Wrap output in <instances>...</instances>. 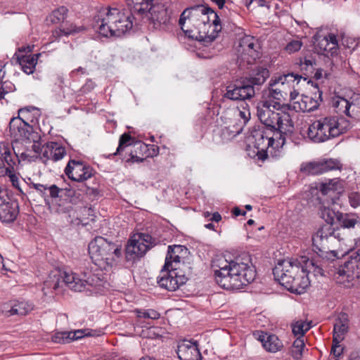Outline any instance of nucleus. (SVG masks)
<instances>
[{
  "label": "nucleus",
  "mask_w": 360,
  "mask_h": 360,
  "mask_svg": "<svg viewBox=\"0 0 360 360\" xmlns=\"http://www.w3.org/2000/svg\"><path fill=\"white\" fill-rule=\"evenodd\" d=\"M14 89V85L9 82H2L0 84V100L4 98V95L8 93L9 91H12Z\"/></svg>",
  "instance_id": "3c124183"
},
{
  "label": "nucleus",
  "mask_w": 360,
  "mask_h": 360,
  "mask_svg": "<svg viewBox=\"0 0 360 360\" xmlns=\"http://www.w3.org/2000/svg\"><path fill=\"white\" fill-rule=\"evenodd\" d=\"M94 87H95L94 82L92 80L89 79L86 81L85 84L82 87L81 90L83 93H87V92L91 91L92 89H94Z\"/></svg>",
  "instance_id": "13d9d810"
},
{
  "label": "nucleus",
  "mask_w": 360,
  "mask_h": 360,
  "mask_svg": "<svg viewBox=\"0 0 360 360\" xmlns=\"http://www.w3.org/2000/svg\"><path fill=\"white\" fill-rule=\"evenodd\" d=\"M302 79L306 81L307 78L292 72L272 78L269 84V95L278 101L288 96L290 90L294 89Z\"/></svg>",
  "instance_id": "1a4fd4ad"
},
{
  "label": "nucleus",
  "mask_w": 360,
  "mask_h": 360,
  "mask_svg": "<svg viewBox=\"0 0 360 360\" xmlns=\"http://www.w3.org/2000/svg\"><path fill=\"white\" fill-rule=\"evenodd\" d=\"M350 205L356 208L360 205V193L358 192H352L348 195Z\"/></svg>",
  "instance_id": "8fccbe9b"
},
{
  "label": "nucleus",
  "mask_w": 360,
  "mask_h": 360,
  "mask_svg": "<svg viewBox=\"0 0 360 360\" xmlns=\"http://www.w3.org/2000/svg\"><path fill=\"white\" fill-rule=\"evenodd\" d=\"M276 130L274 133L279 132L281 141L285 143V136L291 135L294 131V122L290 114H280L277 118Z\"/></svg>",
  "instance_id": "b1692460"
},
{
  "label": "nucleus",
  "mask_w": 360,
  "mask_h": 360,
  "mask_svg": "<svg viewBox=\"0 0 360 360\" xmlns=\"http://www.w3.org/2000/svg\"><path fill=\"white\" fill-rule=\"evenodd\" d=\"M180 360H201L202 356L195 342L185 341L178 345L176 351Z\"/></svg>",
  "instance_id": "5701e85b"
},
{
  "label": "nucleus",
  "mask_w": 360,
  "mask_h": 360,
  "mask_svg": "<svg viewBox=\"0 0 360 360\" xmlns=\"http://www.w3.org/2000/svg\"><path fill=\"white\" fill-rule=\"evenodd\" d=\"M89 252L95 264H112L122 256L121 245L108 241L101 236L96 237L89 244Z\"/></svg>",
  "instance_id": "6e6552de"
},
{
  "label": "nucleus",
  "mask_w": 360,
  "mask_h": 360,
  "mask_svg": "<svg viewBox=\"0 0 360 360\" xmlns=\"http://www.w3.org/2000/svg\"><path fill=\"white\" fill-rule=\"evenodd\" d=\"M68 9L65 6H61L58 9L54 10L49 15L50 21L53 24L64 22L67 17Z\"/></svg>",
  "instance_id": "4c0bfd02"
},
{
  "label": "nucleus",
  "mask_w": 360,
  "mask_h": 360,
  "mask_svg": "<svg viewBox=\"0 0 360 360\" xmlns=\"http://www.w3.org/2000/svg\"><path fill=\"white\" fill-rule=\"evenodd\" d=\"M247 100L248 99L236 101L238 102V104H239L236 107L238 108L239 112H244V110L250 111V105L248 103Z\"/></svg>",
  "instance_id": "5fc2aeb1"
},
{
  "label": "nucleus",
  "mask_w": 360,
  "mask_h": 360,
  "mask_svg": "<svg viewBox=\"0 0 360 360\" xmlns=\"http://www.w3.org/2000/svg\"><path fill=\"white\" fill-rule=\"evenodd\" d=\"M212 221L219 222L221 219V217L219 212H214L212 214V217L210 219Z\"/></svg>",
  "instance_id": "774afa93"
},
{
  "label": "nucleus",
  "mask_w": 360,
  "mask_h": 360,
  "mask_svg": "<svg viewBox=\"0 0 360 360\" xmlns=\"http://www.w3.org/2000/svg\"><path fill=\"white\" fill-rule=\"evenodd\" d=\"M84 278H80L77 274L73 272L64 271L61 275L63 279L62 282L64 283L69 288L72 290L81 292L86 289L87 286H93L94 281H98V278L95 276L87 277L84 274Z\"/></svg>",
  "instance_id": "a211bd4d"
},
{
  "label": "nucleus",
  "mask_w": 360,
  "mask_h": 360,
  "mask_svg": "<svg viewBox=\"0 0 360 360\" xmlns=\"http://www.w3.org/2000/svg\"><path fill=\"white\" fill-rule=\"evenodd\" d=\"M269 77V72L267 68L258 67L252 71L248 79H246L254 87V86L262 85Z\"/></svg>",
  "instance_id": "cd10ccee"
},
{
  "label": "nucleus",
  "mask_w": 360,
  "mask_h": 360,
  "mask_svg": "<svg viewBox=\"0 0 360 360\" xmlns=\"http://www.w3.org/2000/svg\"><path fill=\"white\" fill-rule=\"evenodd\" d=\"M351 114L336 115L325 117L326 127L330 138L346 133L352 127Z\"/></svg>",
  "instance_id": "2eb2a0df"
},
{
  "label": "nucleus",
  "mask_w": 360,
  "mask_h": 360,
  "mask_svg": "<svg viewBox=\"0 0 360 360\" xmlns=\"http://www.w3.org/2000/svg\"><path fill=\"white\" fill-rule=\"evenodd\" d=\"M352 103L346 98L335 96L332 98L331 105L336 112H349Z\"/></svg>",
  "instance_id": "72a5a7b5"
},
{
  "label": "nucleus",
  "mask_w": 360,
  "mask_h": 360,
  "mask_svg": "<svg viewBox=\"0 0 360 360\" xmlns=\"http://www.w3.org/2000/svg\"><path fill=\"white\" fill-rule=\"evenodd\" d=\"M70 335L71 338V341L77 340L78 339H80L84 336H86L87 334L85 333V330H77L75 331H69Z\"/></svg>",
  "instance_id": "603ef678"
},
{
  "label": "nucleus",
  "mask_w": 360,
  "mask_h": 360,
  "mask_svg": "<svg viewBox=\"0 0 360 360\" xmlns=\"http://www.w3.org/2000/svg\"><path fill=\"white\" fill-rule=\"evenodd\" d=\"M32 110H37V111H40L41 109L37 108V107H35V106H32V105H29V106H25L24 108H20L18 110L17 112L18 113H21V112H30Z\"/></svg>",
  "instance_id": "052dcab7"
},
{
  "label": "nucleus",
  "mask_w": 360,
  "mask_h": 360,
  "mask_svg": "<svg viewBox=\"0 0 360 360\" xmlns=\"http://www.w3.org/2000/svg\"><path fill=\"white\" fill-rule=\"evenodd\" d=\"M33 309V306L27 302L16 301L10 305V309L6 311L8 316H25Z\"/></svg>",
  "instance_id": "c756f323"
},
{
  "label": "nucleus",
  "mask_w": 360,
  "mask_h": 360,
  "mask_svg": "<svg viewBox=\"0 0 360 360\" xmlns=\"http://www.w3.org/2000/svg\"><path fill=\"white\" fill-rule=\"evenodd\" d=\"M229 117H221L227 120L226 126L221 131V137L228 141L240 134L245 125L250 120L251 114H229Z\"/></svg>",
  "instance_id": "f8f14e48"
},
{
  "label": "nucleus",
  "mask_w": 360,
  "mask_h": 360,
  "mask_svg": "<svg viewBox=\"0 0 360 360\" xmlns=\"http://www.w3.org/2000/svg\"><path fill=\"white\" fill-rule=\"evenodd\" d=\"M132 139L131 136L124 133L120 137L119 140V146L116 149L115 153H113L114 155H118L120 153L121 150L124 147L130 145V141Z\"/></svg>",
  "instance_id": "49530a36"
},
{
  "label": "nucleus",
  "mask_w": 360,
  "mask_h": 360,
  "mask_svg": "<svg viewBox=\"0 0 360 360\" xmlns=\"http://www.w3.org/2000/svg\"><path fill=\"white\" fill-rule=\"evenodd\" d=\"M187 280V276L181 274L179 269L174 266L165 268L164 265L157 278V283L162 288L175 291L185 284Z\"/></svg>",
  "instance_id": "9b49d317"
},
{
  "label": "nucleus",
  "mask_w": 360,
  "mask_h": 360,
  "mask_svg": "<svg viewBox=\"0 0 360 360\" xmlns=\"http://www.w3.org/2000/svg\"><path fill=\"white\" fill-rule=\"evenodd\" d=\"M188 254V249L184 245H169L165 257V267L174 266L179 269L181 259Z\"/></svg>",
  "instance_id": "412c9836"
},
{
  "label": "nucleus",
  "mask_w": 360,
  "mask_h": 360,
  "mask_svg": "<svg viewBox=\"0 0 360 360\" xmlns=\"http://www.w3.org/2000/svg\"><path fill=\"white\" fill-rule=\"evenodd\" d=\"M4 164L0 167V176H8L13 186H16L18 184V178L15 174V166L17 162H20L18 155L14 149H4Z\"/></svg>",
  "instance_id": "aec40b11"
},
{
  "label": "nucleus",
  "mask_w": 360,
  "mask_h": 360,
  "mask_svg": "<svg viewBox=\"0 0 360 360\" xmlns=\"http://www.w3.org/2000/svg\"><path fill=\"white\" fill-rule=\"evenodd\" d=\"M5 66H6V64L0 63V84H1V83L3 82L2 79H3V78H4L5 75H6V72L4 70Z\"/></svg>",
  "instance_id": "338daca9"
},
{
  "label": "nucleus",
  "mask_w": 360,
  "mask_h": 360,
  "mask_svg": "<svg viewBox=\"0 0 360 360\" xmlns=\"http://www.w3.org/2000/svg\"><path fill=\"white\" fill-rule=\"evenodd\" d=\"M253 144L257 149L259 159L265 160L269 155L278 158L283 155L284 141L281 139L279 132L274 133L269 130H257L252 134Z\"/></svg>",
  "instance_id": "0eeeda50"
},
{
  "label": "nucleus",
  "mask_w": 360,
  "mask_h": 360,
  "mask_svg": "<svg viewBox=\"0 0 360 360\" xmlns=\"http://www.w3.org/2000/svg\"><path fill=\"white\" fill-rule=\"evenodd\" d=\"M348 360H360V352L359 351H354L352 352Z\"/></svg>",
  "instance_id": "0e129e2a"
},
{
  "label": "nucleus",
  "mask_w": 360,
  "mask_h": 360,
  "mask_svg": "<svg viewBox=\"0 0 360 360\" xmlns=\"http://www.w3.org/2000/svg\"><path fill=\"white\" fill-rule=\"evenodd\" d=\"M325 263L322 260L318 264L315 259H309L307 256L280 260L274 268L273 274L275 279L284 285L285 277L295 278L302 269L311 268L315 276H333L338 283L345 288H351L358 283L360 278V248L350 252L344 266L337 271L335 269L326 270Z\"/></svg>",
  "instance_id": "f257e3e1"
},
{
  "label": "nucleus",
  "mask_w": 360,
  "mask_h": 360,
  "mask_svg": "<svg viewBox=\"0 0 360 360\" xmlns=\"http://www.w3.org/2000/svg\"><path fill=\"white\" fill-rule=\"evenodd\" d=\"M264 108L270 112H274V110H281L282 112H285L286 110H291L290 105L283 106L281 105L279 101H276L274 100H266L262 101L259 103L257 106L258 112L262 113V111H259V108Z\"/></svg>",
  "instance_id": "473e14b6"
},
{
  "label": "nucleus",
  "mask_w": 360,
  "mask_h": 360,
  "mask_svg": "<svg viewBox=\"0 0 360 360\" xmlns=\"http://www.w3.org/2000/svg\"><path fill=\"white\" fill-rule=\"evenodd\" d=\"M13 117L9 122V131L11 135L16 140L27 139L33 142L32 148L37 154H41V160L44 164L49 161L57 162L63 158L66 154L65 148L56 142L47 143L41 145L39 142L40 135L33 131V127L37 124V119L32 117L30 119L27 115Z\"/></svg>",
  "instance_id": "39448f33"
},
{
  "label": "nucleus",
  "mask_w": 360,
  "mask_h": 360,
  "mask_svg": "<svg viewBox=\"0 0 360 360\" xmlns=\"http://www.w3.org/2000/svg\"><path fill=\"white\" fill-rule=\"evenodd\" d=\"M260 121L266 126L265 130H276L277 118L280 114H257Z\"/></svg>",
  "instance_id": "f704fd0d"
},
{
  "label": "nucleus",
  "mask_w": 360,
  "mask_h": 360,
  "mask_svg": "<svg viewBox=\"0 0 360 360\" xmlns=\"http://www.w3.org/2000/svg\"><path fill=\"white\" fill-rule=\"evenodd\" d=\"M329 34L326 36H317L314 38V46L319 54L326 53V49L328 44Z\"/></svg>",
  "instance_id": "37998d69"
},
{
  "label": "nucleus",
  "mask_w": 360,
  "mask_h": 360,
  "mask_svg": "<svg viewBox=\"0 0 360 360\" xmlns=\"http://www.w3.org/2000/svg\"><path fill=\"white\" fill-rule=\"evenodd\" d=\"M33 47H34V46H30V45L22 46L18 48V52H20V53H21V52L30 53L32 51Z\"/></svg>",
  "instance_id": "e2e57ef3"
},
{
  "label": "nucleus",
  "mask_w": 360,
  "mask_h": 360,
  "mask_svg": "<svg viewBox=\"0 0 360 360\" xmlns=\"http://www.w3.org/2000/svg\"><path fill=\"white\" fill-rule=\"evenodd\" d=\"M302 46L303 43L301 40L294 39L287 44L285 49L288 53H293L300 50Z\"/></svg>",
  "instance_id": "de8ad7c7"
},
{
  "label": "nucleus",
  "mask_w": 360,
  "mask_h": 360,
  "mask_svg": "<svg viewBox=\"0 0 360 360\" xmlns=\"http://www.w3.org/2000/svg\"><path fill=\"white\" fill-rule=\"evenodd\" d=\"M328 44L326 46V53H322L325 56L329 57L335 55L338 49V42L336 35L329 34Z\"/></svg>",
  "instance_id": "ea45409f"
},
{
  "label": "nucleus",
  "mask_w": 360,
  "mask_h": 360,
  "mask_svg": "<svg viewBox=\"0 0 360 360\" xmlns=\"http://www.w3.org/2000/svg\"><path fill=\"white\" fill-rule=\"evenodd\" d=\"M80 28L72 23L68 22L62 23L58 28H56L52 32V37L55 39H60L63 36L68 37L71 34L79 32Z\"/></svg>",
  "instance_id": "c85d7f7f"
},
{
  "label": "nucleus",
  "mask_w": 360,
  "mask_h": 360,
  "mask_svg": "<svg viewBox=\"0 0 360 360\" xmlns=\"http://www.w3.org/2000/svg\"><path fill=\"white\" fill-rule=\"evenodd\" d=\"M40 56L41 53L25 56L15 53L14 57H15L17 63L21 66L22 70L25 73L30 75L34 72L37 60Z\"/></svg>",
  "instance_id": "bb28decb"
},
{
  "label": "nucleus",
  "mask_w": 360,
  "mask_h": 360,
  "mask_svg": "<svg viewBox=\"0 0 360 360\" xmlns=\"http://www.w3.org/2000/svg\"><path fill=\"white\" fill-rule=\"evenodd\" d=\"M4 149H13L8 143H0V167H2L5 162L4 155H3Z\"/></svg>",
  "instance_id": "4d7b16f0"
},
{
  "label": "nucleus",
  "mask_w": 360,
  "mask_h": 360,
  "mask_svg": "<svg viewBox=\"0 0 360 360\" xmlns=\"http://www.w3.org/2000/svg\"><path fill=\"white\" fill-rule=\"evenodd\" d=\"M340 214L341 212H335L334 210L326 207H321L319 212L321 217L325 220L326 224H330L331 226L335 220L338 221L339 214Z\"/></svg>",
  "instance_id": "c9c22d12"
},
{
  "label": "nucleus",
  "mask_w": 360,
  "mask_h": 360,
  "mask_svg": "<svg viewBox=\"0 0 360 360\" xmlns=\"http://www.w3.org/2000/svg\"><path fill=\"white\" fill-rule=\"evenodd\" d=\"M336 240L335 229L330 224H325L322 226L312 237L313 245L318 250L317 253L320 257L319 259H315L318 264L322 260L326 262L325 265L327 266L326 270L335 269L338 271L342 268L340 266L335 268L337 263V253L334 250H330V244Z\"/></svg>",
  "instance_id": "423d86ee"
},
{
  "label": "nucleus",
  "mask_w": 360,
  "mask_h": 360,
  "mask_svg": "<svg viewBox=\"0 0 360 360\" xmlns=\"http://www.w3.org/2000/svg\"><path fill=\"white\" fill-rule=\"evenodd\" d=\"M65 173L71 180L82 182L94 175V170L83 162L71 160L65 169Z\"/></svg>",
  "instance_id": "f3484780"
},
{
  "label": "nucleus",
  "mask_w": 360,
  "mask_h": 360,
  "mask_svg": "<svg viewBox=\"0 0 360 360\" xmlns=\"http://www.w3.org/2000/svg\"><path fill=\"white\" fill-rule=\"evenodd\" d=\"M257 339L262 342L263 347L269 352L275 353L283 347L282 341L274 334L261 332Z\"/></svg>",
  "instance_id": "393cba45"
},
{
  "label": "nucleus",
  "mask_w": 360,
  "mask_h": 360,
  "mask_svg": "<svg viewBox=\"0 0 360 360\" xmlns=\"http://www.w3.org/2000/svg\"><path fill=\"white\" fill-rule=\"evenodd\" d=\"M156 244L155 239L148 233H137L129 240L126 246V257L128 259L143 256L150 248Z\"/></svg>",
  "instance_id": "9d476101"
},
{
  "label": "nucleus",
  "mask_w": 360,
  "mask_h": 360,
  "mask_svg": "<svg viewBox=\"0 0 360 360\" xmlns=\"http://www.w3.org/2000/svg\"><path fill=\"white\" fill-rule=\"evenodd\" d=\"M216 282L226 290H238L252 282L256 277V270L252 265L250 255L244 253L233 260L221 256L213 261Z\"/></svg>",
  "instance_id": "20e7f679"
},
{
  "label": "nucleus",
  "mask_w": 360,
  "mask_h": 360,
  "mask_svg": "<svg viewBox=\"0 0 360 360\" xmlns=\"http://www.w3.org/2000/svg\"><path fill=\"white\" fill-rule=\"evenodd\" d=\"M343 190V181L335 178L329 179L320 186V191L323 195L330 194V192L340 193Z\"/></svg>",
  "instance_id": "7c9ffc66"
},
{
  "label": "nucleus",
  "mask_w": 360,
  "mask_h": 360,
  "mask_svg": "<svg viewBox=\"0 0 360 360\" xmlns=\"http://www.w3.org/2000/svg\"><path fill=\"white\" fill-rule=\"evenodd\" d=\"M34 188L41 193H44L46 191H47V187L45 185L41 184H33Z\"/></svg>",
  "instance_id": "680f3d73"
},
{
  "label": "nucleus",
  "mask_w": 360,
  "mask_h": 360,
  "mask_svg": "<svg viewBox=\"0 0 360 360\" xmlns=\"http://www.w3.org/2000/svg\"><path fill=\"white\" fill-rule=\"evenodd\" d=\"M254 95L255 89L252 85L247 79L243 80L226 87L224 102L226 99L231 101L250 99Z\"/></svg>",
  "instance_id": "dca6fc26"
},
{
  "label": "nucleus",
  "mask_w": 360,
  "mask_h": 360,
  "mask_svg": "<svg viewBox=\"0 0 360 360\" xmlns=\"http://www.w3.org/2000/svg\"><path fill=\"white\" fill-rule=\"evenodd\" d=\"M44 288H52L54 290H57L60 286V281L59 276H54L51 277L50 280L46 281L44 282Z\"/></svg>",
  "instance_id": "09e8293b"
},
{
  "label": "nucleus",
  "mask_w": 360,
  "mask_h": 360,
  "mask_svg": "<svg viewBox=\"0 0 360 360\" xmlns=\"http://www.w3.org/2000/svg\"><path fill=\"white\" fill-rule=\"evenodd\" d=\"M179 24L188 37L205 43L213 41L221 29L217 13L201 4L186 8L180 15Z\"/></svg>",
  "instance_id": "7ed1b4c3"
},
{
  "label": "nucleus",
  "mask_w": 360,
  "mask_h": 360,
  "mask_svg": "<svg viewBox=\"0 0 360 360\" xmlns=\"http://www.w3.org/2000/svg\"><path fill=\"white\" fill-rule=\"evenodd\" d=\"M18 214V202L9 196L6 189L0 187V221L3 223L13 222Z\"/></svg>",
  "instance_id": "ddd939ff"
},
{
  "label": "nucleus",
  "mask_w": 360,
  "mask_h": 360,
  "mask_svg": "<svg viewBox=\"0 0 360 360\" xmlns=\"http://www.w3.org/2000/svg\"><path fill=\"white\" fill-rule=\"evenodd\" d=\"M343 347L340 345V342H333L331 352L335 357H339L343 352Z\"/></svg>",
  "instance_id": "864d4df0"
},
{
  "label": "nucleus",
  "mask_w": 360,
  "mask_h": 360,
  "mask_svg": "<svg viewBox=\"0 0 360 360\" xmlns=\"http://www.w3.org/2000/svg\"><path fill=\"white\" fill-rule=\"evenodd\" d=\"M305 347L304 338H297L292 345L290 353L295 360H300Z\"/></svg>",
  "instance_id": "e433bc0d"
},
{
  "label": "nucleus",
  "mask_w": 360,
  "mask_h": 360,
  "mask_svg": "<svg viewBox=\"0 0 360 360\" xmlns=\"http://www.w3.org/2000/svg\"><path fill=\"white\" fill-rule=\"evenodd\" d=\"M260 49L259 42L257 39L251 36H245L240 39L237 51L242 61L252 64L259 58Z\"/></svg>",
  "instance_id": "4468645a"
},
{
  "label": "nucleus",
  "mask_w": 360,
  "mask_h": 360,
  "mask_svg": "<svg viewBox=\"0 0 360 360\" xmlns=\"http://www.w3.org/2000/svg\"><path fill=\"white\" fill-rule=\"evenodd\" d=\"M51 339L53 342L58 344H66L72 342L69 331L57 332L52 336Z\"/></svg>",
  "instance_id": "a18cd8bd"
},
{
  "label": "nucleus",
  "mask_w": 360,
  "mask_h": 360,
  "mask_svg": "<svg viewBox=\"0 0 360 360\" xmlns=\"http://www.w3.org/2000/svg\"><path fill=\"white\" fill-rule=\"evenodd\" d=\"M321 162L322 172L323 173L327 172L331 170L341 169L342 165L339 160L336 159H327Z\"/></svg>",
  "instance_id": "79ce46f5"
},
{
  "label": "nucleus",
  "mask_w": 360,
  "mask_h": 360,
  "mask_svg": "<svg viewBox=\"0 0 360 360\" xmlns=\"http://www.w3.org/2000/svg\"><path fill=\"white\" fill-rule=\"evenodd\" d=\"M338 221L343 228L351 229L356 226L360 228V217L356 214H339Z\"/></svg>",
  "instance_id": "2f4dec72"
},
{
  "label": "nucleus",
  "mask_w": 360,
  "mask_h": 360,
  "mask_svg": "<svg viewBox=\"0 0 360 360\" xmlns=\"http://www.w3.org/2000/svg\"><path fill=\"white\" fill-rule=\"evenodd\" d=\"M153 0L135 1L133 10L106 8L94 16L93 28L105 37H119L130 30L133 25H140L152 8Z\"/></svg>",
  "instance_id": "f03ea898"
},
{
  "label": "nucleus",
  "mask_w": 360,
  "mask_h": 360,
  "mask_svg": "<svg viewBox=\"0 0 360 360\" xmlns=\"http://www.w3.org/2000/svg\"><path fill=\"white\" fill-rule=\"evenodd\" d=\"M250 4H255L257 6H265L266 0H250Z\"/></svg>",
  "instance_id": "69168bd1"
},
{
  "label": "nucleus",
  "mask_w": 360,
  "mask_h": 360,
  "mask_svg": "<svg viewBox=\"0 0 360 360\" xmlns=\"http://www.w3.org/2000/svg\"><path fill=\"white\" fill-rule=\"evenodd\" d=\"M309 273L313 274V269L311 268H304L297 274L295 278L290 276L285 277L284 279V285L288 290L292 292L297 294L303 293L310 285V281L308 277Z\"/></svg>",
  "instance_id": "6ab92c4d"
},
{
  "label": "nucleus",
  "mask_w": 360,
  "mask_h": 360,
  "mask_svg": "<svg viewBox=\"0 0 360 360\" xmlns=\"http://www.w3.org/2000/svg\"><path fill=\"white\" fill-rule=\"evenodd\" d=\"M321 162H311L302 165L301 171L309 174H322Z\"/></svg>",
  "instance_id": "58836bf2"
},
{
  "label": "nucleus",
  "mask_w": 360,
  "mask_h": 360,
  "mask_svg": "<svg viewBox=\"0 0 360 360\" xmlns=\"http://www.w3.org/2000/svg\"><path fill=\"white\" fill-rule=\"evenodd\" d=\"M315 64V61L313 59H304V63H301L302 66V69L304 68L307 71L311 72L314 70V65Z\"/></svg>",
  "instance_id": "6e6d98bb"
},
{
  "label": "nucleus",
  "mask_w": 360,
  "mask_h": 360,
  "mask_svg": "<svg viewBox=\"0 0 360 360\" xmlns=\"http://www.w3.org/2000/svg\"><path fill=\"white\" fill-rule=\"evenodd\" d=\"M307 134L311 140L316 143L323 142L330 139L325 118L313 122L308 128Z\"/></svg>",
  "instance_id": "4be33fe9"
},
{
  "label": "nucleus",
  "mask_w": 360,
  "mask_h": 360,
  "mask_svg": "<svg viewBox=\"0 0 360 360\" xmlns=\"http://www.w3.org/2000/svg\"><path fill=\"white\" fill-rule=\"evenodd\" d=\"M292 333L295 335H299L298 338H304V334L311 328V324L309 322L298 321L292 326Z\"/></svg>",
  "instance_id": "a19ab883"
},
{
  "label": "nucleus",
  "mask_w": 360,
  "mask_h": 360,
  "mask_svg": "<svg viewBox=\"0 0 360 360\" xmlns=\"http://www.w3.org/2000/svg\"><path fill=\"white\" fill-rule=\"evenodd\" d=\"M348 316L345 313L340 314L335 319L333 327V342H340L345 338L348 330Z\"/></svg>",
  "instance_id": "a878e982"
},
{
  "label": "nucleus",
  "mask_w": 360,
  "mask_h": 360,
  "mask_svg": "<svg viewBox=\"0 0 360 360\" xmlns=\"http://www.w3.org/2000/svg\"><path fill=\"white\" fill-rule=\"evenodd\" d=\"M134 312L136 313L137 317L139 318L155 320L158 319L160 316V314L157 311L153 309H135Z\"/></svg>",
  "instance_id": "c03bdc74"
},
{
  "label": "nucleus",
  "mask_w": 360,
  "mask_h": 360,
  "mask_svg": "<svg viewBox=\"0 0 360 360\" xmlns=\"http://www.w3.org/2000/svg\"><path fill=\"white\" fill-rule=\"evenodd\" d=\"M47 191H49L50 196L53 198H55L58 196L60 189L56 185H51L47 187Z\"/></svg>",
  "instance_id": "bf43d9fd"
}]
</instances>
